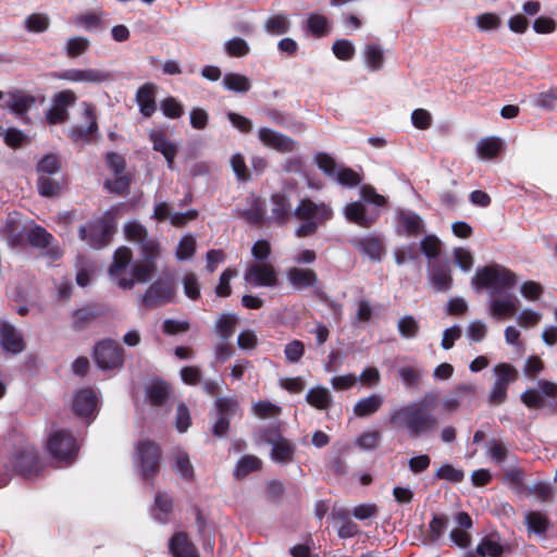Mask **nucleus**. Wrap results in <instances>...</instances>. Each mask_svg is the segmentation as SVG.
Here are the masks:
<instances>
[{
	"instance_id": "obj_1",
	"label": "nucleus",
	"mask_w": 557,
	"mask_h": 557,
	"mask_svg": "<svg viewBox=\"0 0 557 557\" xmlns=\"http://www.w3.org/2000/svg\"><path fill=\"white\" fill-rule=\"evenodd\" d=\"M124 234L127 240L139 246L140 258L132 263L131 276H127L126 270L132 262L133 252L128 247L122 246L115 250L108 273L120 288L131 289L135 283H146L154 275L162 248L159 240L150 237L147 228L137 221L127 222Z\"/></svg>"
},
{
	"instance_id": "obj_2",
	"label": "nucleus",
	"mask_w": 557,
	"mask_h": 557,
	"mask_svg": "<svg viewBox=\"0 0 557 557\" xmlns=\"http://www.w3.org/2000/svg\"><path fill=\"white\" fill-rule=\"evenodd\" d=\"M436 399L437 396L434 393H426L422 400L392 410L389 421L395 428L406 431L411 438L428 435L440 424L437 417L431 410Z\"/></svg>"
},
{
	"instance_id": "obj_3",
	"label": "nucleus",
	"mask_w": 557,
	"mask_h": 557,
	"mask_svg": "<svg viewBox=\"0 0 557 557\" xmlns=\"http://www.w3.org/2000/svg\"><path fill=\"white\" fill-rule=\"evenodd\" d=\"M294 216L302 223L296 228L297 237L314 235L320 225L331 220L332 208L324 202H314L310 198H302L294 210Z\"/></svg>"
},
{
	"instance_id": "obj_4",
	"label": "nucleus",
	"mask_w": 557,
	"mask_h": 557,
	"mask_svg": "<svg viewBox=\"0 0 557 557\" xmlns=\"http://www.w3.org/2000/svg\"><path fill=\"white\" fill-rule=\"evenodd\" d=\"M471 283L478 292L487 289L494 296L511 289L517 284V276L500 264H492L478 268Z\"/></svg>"
},
{
	"instance_id": "obj_5",
	"label": "nucleus",
	"mask_w": 557,
	"mask_h": 557,
	"mask_svg": "<svg viewBox=\"0 0 557 557\" xmlns=\"http://www.w3.org/2000/svg\"><path fill=\"white\" fill-rule=\"evenodd\" d=\"M94 359L103 371L119 370L124 364V349L115 341L106 338L95 345Z\"/></svg>"
},
{
	"instance_id": "obj_6",
	"label": "nucleus",
	"mask_w": 557,
	"mask_h": 557,
	"mask_svg": "<svg viewBox=\"0 0 557 557\" xmlns=\"http://www.w3.org/2000/svg\"><path fill=\"white\" fill-rule=\"evenodd\" d=\"M137 461L144 480L152 479L159 471L161 450L152 441L139 442L137 447Z\"/></svg>"
},
{
	"instance_id": "obj_7",
	"label": "nucleus",
	"mask_w": 557,
	"mask_h": 557,
	"mask_svg": "<svg viewBox=\"0 0 557 557\" xmlns=\"http://www.w3.org/2000/svg\"><path fill=\"white\" fill-rule=\"evenodd\" d=\"M81 108L86 125L72 126L69 131V137L75 144H87L98 134L96 110L92 104L86 101L81 103Z\"/></svg>"
},
{
	"instance_id": "obj_8",
	"label": "nucleus",
	"mask_w": 557,
	"mask_h": 557,
	"mask_svg": "<svg viewBox=\"0 0 557 557\" xmlns=\"http://www.w3.org/2000/svg\"><path fill=\"white\" fill-rule=\"evenodd\" d=\"M176 290L172 280L154 281L141 296L144 306L148 308H157L172 302L175 298Z\"/></svg>"
},
{
	"instance_id": "obj_9",
	"label": "nucleus",
	"mask_w": 557,
	"mask_h": 557,
	"mask_svg": "<svg viewBox=\"0 0 557 557\" xmlns=\"http://www.w3.org/2000/svg\"><path fill=\"white\" fill-rule=\"evenodd\" d=\"M50 454L59 461L70 462L77 454L76 440L65 431L53 433L48 442Z\"/></svg>"
},
{
	"instance_id": "obj_10",
	"label": "nucleus",
	"mask_w": 557,
	"mask_h": 557,
	"mask_svg": "<svg viewBox=\"0 0 557 557\" xmlns=\"http://www.w3.org/2000/svg\"><path fill=\"white\" fill-rule=\"evenodd\" d=\"M113 234V226L108 220L99 219L87 226L79 228V237L87 240L92 248H101L109 244Z\"/></svg>"
},
{
	"instance_id": "obj_11",
	"label": "nucleus",
	"mask_w": 557,
	"mask_h": 557,
	"mask_svg": "<svg viewBox=\"0 0 557 557\" xmlns=\"http://www.w3.org/2000/svg\"><path fill=\"white\" fill-rule=\"evenodd\" d=\"M215 406L218 419L213 424L212 433L216 437H223L230 429V420L236 414L239 404L235 397H219L215 400Z\"/></svg>"
},
{
	"instance_id": "obj_12",
	"label": "nucleus",
	"mask_w": 557,
	"mask_h": 557,
	"mask_svg": "<svg viewBox=\"0 0 557 557\" xmlns=\"http://www.w3.org/2000/svg\"><path fill=\"white\" fill-rule=\"evenodd\" d=\"M77 96L73 90L66 89L59 91L54 98L52 107L46 113L48 124H61L69 120V107L76 102Z\"/></svg>"
},
{
	"instance_id": "obj_13",
	"label": "nucleus",
	"mask_w": 557,
	"mask_h": 557,
	"mask_svg": "<svg viewBox=\"0 0 557 557\" xmlns=\"http://www.w3.org/2000/svg\"><path fill=\"white\" fill-rule=\"evenodd\" d=\"M258 138L264 146L281 153L294 152L299 146L292 137L269 127H260L258 129Z\"/></svg>"
},
{
	"instance_id": "obj_14",
	"label": "nucleus",
	"mask_w": 557,
	"mask_h": 557,
	"mask_svg": "<svg viewBox=\"0 0 557 557\" xmlns=\"http://www.w3.org/2000/svg\"><path fill=\"white\" fill-rule=\"evenodd\" d=\"M246 282L256 286L274 287L278 283L277 273L271 263H252L245 272Z\"/></svg>"
},
{
	"instance_id": "obj_15",
	"label": "nucleus",
	"mask_w": 557,
	"mask_h": 557,
	"mask_svg": "<svg viewBox=\"0 0 557 557\" xmlns=\"http://www.w3.org/2000/svg\"><path fill=\"white\" fill-rule=\"evenodd\" d=\"M59 79L72 83L102 84L111 79L109 72L99 69H69L54 74Z\"/></svg>"
},
{
	"instance_id": "obj_16",
	"label": "nucleus",
	"mask_w": 557,
	"mask_h": 557,
	"mask_svg": "<svg viewBox=\"0 0 557 557\" xmlns=\"http://www.w3.org/2000/svg\"><path fill=\"white\" fill-rule=\"evenodd\" d=\"M198 211L190 209L186 212H174L173 208L165 201L159 202L154 206L153 218L158 221L169 220L175 227H182L188 222L196 220Z\"/></svg>"
},
{
	"instance_id": "obj_17",
	"label": "nucleus",
	"mask_w": 557,
	"mask_h": 557,
	"mask_svg": "<svg viewBox=\"0 0 557 557\" xmlns=\"http://www.w3.org/2000/svg\"><path fill=\"white\" fill-rule=\"evenodd\" d=\"M518 299L507 293L494 295L488 301L490 315L496 320L512 317L518 312Z\"/></svg>"
},
{
	"instance_id": "obj_18",
	"label": "nucleus",
	"mask_w": 557,
	"mask_h": 557,
	"mask_svg": "<svg viewBox=\"0 0 557 557\" xmlns=\"http://www.w3.org/2000/svg\"><path fill=\"white\" fill-rule=\"evenodd\" d=\"M352 245L371 261L379 262L385 253V247L381 237L368 235L352 240Z\"/></svg>"
},
{
	"instance_id": "obj_19",
	"label": "nucleus",
	"mask_w": 557,
	"mask_h": 557,
	"mask_svg": "<svg viewBox=\"0 0 557 557\" xmlns=\"http://www.w3.org/2000/svg\"><path fill=\"white\" fill-rule=\"evenodd\" d=\"M288 283L298 290L310 288L317 285L319 278L314 270L309 268L292 267L286 271Z\"/></svg>"
},
{
	"instance_id": "obj_20",
	"label": "nucleus",
	"mask_w": 557,
	"mask_h": 557,
	"mask_svg": "<svg viewBox=\"0 0 557 557\" xmlns=\"http://www.w3.org/2000/svg\"><path fill=\"white\" fill-rule=\"evenodd\" d=\"M36 103V98L24 90L11 91L7 95L3 108L12 111L15 115L23 116Z\"/></svg>"
},
{
	"instance_id": "obj_21",
	"label": "nucleus",
	"mask_w": 557,
	"mask_h": 557,
	"mask_svg": "<svg viewBox=\"0 0 557 557\" xmlns=\"http://www.w3.org/2000/svg\"><path fill=\"white\" fill-rule=\"evenodd\" d=\"M498 540L497 533L486 535L478 544L475 550L468 552L465 557H502L505 549Z\"/></svg>"
},
{
	"instance_id": "obj_22",
	"label": "nucleus",
	"mask_w": 557,
	"mask_h": 557,
	"mask_svg": "<svg viewBox=\"0 0 557 557\" xmlns=\"http://www.w3.org/2000/svg\"><path fill=\"white\" fill-rule=\"evenodd\" d=\"M97 408V396L91 388L77 392L73 399L74 412L84 418L91 417Z\"/></svg>"
},
{
	"instance_id": "obj_23",
	"label": "nucleus",
	"mask_w": 557,
	"mask_h": 557,
	"mask_svg": "<svg viewBox=\"0 0 557 557\" xmlns=\"http://www.w3.org/2000/svg\"><path fill=\"white\" fill-rule=\"evenodd\" d=\"M157 86L152 83H146L140 86L136 92V102L139 106L140 113L145 117L151 116L156 109Z\"/></svg>"
},
{
	"instance_id": "obj_24",
	"label": "nucleus",
	"mask_w": 557,
	"mask_h": 557,
	"mask_svg": "<svg viewBox=\"0 0 557 557\" xmlns=\"http://www.w3.org/2000/svg\"><path fill=\"white\" fill-rule=\"evenodd\" d=\"M271 206V218L278 224H285L294 215L289 198L285 194H273Z\"/></svg>"
},
{
	"instance_id": "obj_25",
	"label": "nucleus",
	"mask_w": 557,
	"mask_h": 557,
	"mask_svg": "<svg viewBox=\"0 0 557 557\" xmlns=\"http://www.w3.org/2000/svg\"><path fill=\"white\" fill-rule=\"evenodd\" d=\"M149 137L152 141L153 149L162 153L168 162V166L173 169L174 159L177 153V146L168 140L162 132L151 131Z\"/></svg>"
},
{
	"instance_id": "obj_26",
	"label": "nucleus",
	"mask_w": 557,
	"mask_h": 557,
	"mask_svg": "<svg viewBox=\"0 0 557 557\" xmlns=\"http://www.w3.org/2000/svg\"><path fill=\"white\" fill-rule=\"evenodd\" d=\"M0 342L3 348L12 354H18L25 348L21 334L8 323L1 324Z\"/></svg>"
},
{
	"instance_id": "obj_27",
	"label": "nucleus",
	"mask_w": 557,
	"mask_h": 557,
	"mask_svg": "<svg viewBox=\"0 0 557 557\" xmlns=\"http://www.w3.org/2000/svg\"><path fill=\"white\" fill-rule=\"evenodd\" d=\"M384 404V397L380 394H371L359 399L354 406V413L359 418L374 414Z\"/></svg>"
},
{
	"instance_id": "obj_28",
	"label": "nucleus",
	"mask_w": 557,
	"mask_h": 557,
	"mask_svg": "<svg viewBox=\"0 0 557 557\" xmlns=\"http://www.w3.org/2000/svg\"><path fill=\"white\" fill-rule=\"evenodd\" d=\"M344 214L348 221L363 228H369L374 223V219L366 214L364 206L358 201L347 203Z\"/></svg>"
},
{
	"instance_id": "obj_29",
	"label": "nucleus",
	"mask_w": 557,
	"mask_h": 557,
	"mask_svg": "<svg viewBox=\"0 0 557 557\" xmlns=\"http://www.w3.org/2000/svg\"><path fill=\"white\" fill-rule=\"evenodd\" d=\"M170 549L175 557H197V549L185 533L178 532L170 542Z\"/></svg>"
},
{
	"instance_id": "obj_30",
	"label": "nucleus",
	"mask_w": 557,
	"mask_h": 557,
	"mask_svg": "<svg viewBox=\"0 0 557 557\" xmlns=\"http://www.w3.org/2000/svg\"><path fill=\"white\" fill-rule=\"evenodd\" d=\"M399 225L409 236H417L424 232L422 219L412 211L401 210L397 214Z\"/></svg>"
},
{
	"instance_id": "obj_31",
	"label": "nucleus",
	"mask_w": 557,
	"mask_h": 557,
	"mask_svg": "<svg viewBox=\"0 0 557 557\" xmlns=\"http://www.w3.org/2000/svg\"><path fill=\"white\" fill-rule=\"evenodd\" d=\"M306 400L318 410H327L333 403L331 392L323 386L310 388L306 395Z\"/></svg>"
},
{
	"instance_id": "obj_32",
	"label": "nucleus",
	"mask_w": 557,
	"mask_h": 557,
	"mask_svg": "<svg viewBox=\"0 0 557 557\" xmlns=\"http://www.w3.org/2000/svg\"><path fill=\"white\" fill-rule=\"evenodd\" d=\"M15 469L23 475L30 476L38 472V458L34 450H24L15 457Z\"/></svg>"
},
{
	"instance_id": "obj_33",
	"label": "nucleus",
	"mask_w": 557,
	"mask_h": 557,
	"mask_svg": "<svg viewBox=\"0 0 557 557\" xmlns=\"http://www.w3.org/2000/svg\"><path fill=\"white\" fill-rule=\"evenodd\" d=\"M430 282L438 292L448 290L453 284L450 269L444 265H435L430 270Z\"/></svg>"
},
{
	"instance_id": "obj_34",
	"label": "nucleus",
	"mask_w": 557,
	"mask_h": 557,
	"mask_svg": "<svg viewBox=\"0 0 557 557\" xmlns=\"http://www.w3.org/2000/svg\"><path fill=\"white\" fill-rule=\"evenodd\" d=\"M494 383L508 389L509 385L518 379V370L510 363H498L493 368Z\"/></svg>"
},
{
	"instance_id": "obj_35",
	"label": "nucleus",
	"mask_w": 557,
	"mask_h": 557,
	"mask_svg": "<svg viewBox=\"0 0 557 557\" xmlns=\"http://www.w3.org/2000/svg\"><path fill=\"white\" fill-rule=\"evenodd\" d=\"M363 59L366 65L373 72L379 71L384 64V51L381 46L371 44L363 49Z\"/></svg>"
},
{
	"instance_id": "obj_36",
	"label": "nucleus",
	"mask_w": 557,
	"mask_h": 557,
	"mask_svg": "<svg viewBox=\"0 0 557 557\" xmlns=\"http://www.w3.org/2000/svg\"><path fill=\"white\" fill-rule=\"evenodd\" d=\"M237 325V317L234 313H222L215 322V332L222 341L230 339Z\"/></svg>"
},
{
	"instance_id": "obj_37",
	"label": "nucleus",
	"mask_w": 557,
	"mask_h": 557,
	"mask_svg": "<svg viewBox=\"0 0 557 557\" xmlns=\"http://www.w3.org/2000/svg\"><path fill=\"white\" fill-rule=\"evenodd\" d=\"M222 85L235 92L245 94L251 88V82L249 77L238 73H227L224 75Z\"/></svg>"
},
{
	"instance_id": "obj_38",
	"label": "nucleus",
	"mask_w": 557,
	"mask_h": 557,
	"mask_svg": "<svg viewBox=\"0 0 557 557\" xmlns=\"http://www.w3.org/2000/svg\"><path fill=\"white\" fill-rule=\"evenodd\" d=\"M486 453L492 461L500 465L510 457V451L507 445L498 440H491L486 442Z\"/></svg>"
},
{
	"instance_id": "obj_39",
	"label": "nucleus",
	"mask_w": 557,
	"mask_h": 557,
	"mask_svg": "<svg viewBox=\"0 0 557 557\" xmlns=\"http://www.w3.org/2000/svg\"><path fill=\"white\" fill-rule=\"evenodd\" d=\"M90 47L88 38L75 36L67 39L64 50L69 58L75 59L83 55Z\"/></svg>"
},
{
	"instance_id": "obj_40",
	"label": "nucleus",
	"mask_w": 557,
	"mask_h": 557,
	"mask_svg": "<svg viewBox=\"0 0 557 557\" xmlns=\"http://www.w3.org/2000/svg\"><path fill=\"white\" fill-rule=\"evenodd\" d=\"M272 459L276 462H289L293 459L294 447L285 438H278L273 443Z\"/></svg>"
},
{
	"instance_id": "obj_41",
	"label": "nucleus",
	"mask_w": 557,
	"mask_h": 557,
	"mask_svg": "<svg viewBox=\"0 0 557 557\" xmlns=\"http://www.w3.org/2000/svg\"><path fill=\"white\" fill-rule=\"evenodd\" d=\"M261 468V460L252 455L242 457L237 463L234 475L237 479H243L251 472Z\"/></svg>"
},
{
	"instance_id": "obj_42",
	"label": "nucleus",
	"mask_w": 557,
	"mask_h": 557,
	"mask_svg": "<svg viewBox=\"0 0 557 557\" xmlns=\"http://www.w3.org/2000/svg\"><path fill=\"white\" fill-rule=\"evenodd\" d=\"M525 524L529 531L536 534H543L547 531L549 521L544 513L540 511H530L525 515Z\"/></svg>"
},
{
	"instance_id": "obj_43",
	"label": "nucleus",
	"mask_w": 557,
	"mask_h": 557,
	"mask_svg": "<svg viewBox=\"0 0 557 557\" xmlns=\"http://www.w3.org/2000/svg\"><path fill=\"white\" fill-rule=\"evenodd\" d=\"M289 21L286 15L276 14L270 16L264 24V28L272 35H283L289 30Z\"/></svg>"
},
{
	"instance_id": "obj_44",
	"label": "nucleus",
	"mask_w": 557,
	"mask_h": 557,
	"mask_svg": "<svg viewBox=\"0 0 557 557\" xmlns=\"http://www.w3.org/2000/svg\"><path fill=\"white\" fill-rule=\"evenodd\" d=\"M476 27L482 32L496 30L502 26V18L496 13L486 12L475 16Z\"/></svg>"
},
{
	"instance_id": "obj_45",
	"label": "nucleus",
	"mask_w": 557,
	"mask_h": 557,
	"mask_svg": "<svg viewBox=\"0 0 557 557\" xmlns=\"http://www.w3.org/2000/svg\"><path fill=\"white\" fill-rule=\"evenodd\" d=\"M502 149V141L499 138H485L478 144V152L481 158L492 159L495 158Z\"/></svg>"
},
{
	"instance_id": "obj_46",
	"label": "nucleus",
	"mask_w": 557,
	"mask_h": 557,
	"mask_svg": "<svg viewBox=\"0 0 557 557\" xmlns=\"http://www.w3.org/2000/svg\"><path fill=\"white\" fill-rule=\"evenodd\" d=\"M174 470L185 480H190L194 476V468L190 463L189 457L185 451H177L174 457Z\"/></svg>"
},
{
	"instance_id": "obj_47",
	"label": "nucleus",
	"mask_w": 557,
	"mask_h": 557,
	"mask_svg": "<svg viewBox=\"0 0 557 557\" xmlns=\"http://www.w3.org/2000/svg\"><path fill=\"white\" fill-rule=\"evenodd\" d=\"M50 20L42 13H34L26 17L25 27L30 33H42L48 29Z\"/></svg>"
},
{
	"instance_id": "obj_48",
	"label": "nucleus",
	"mask_w": 557,
	"mask_h": 557,
	"mask_svg": "<svg viewBox=\"0 0 557 557\" xmlns=\"http://www.w3.org/2000/svg\"><path fill=\"white\" fill-rule=\"evenodd\" d=\"M529 494L537 497L542 502H550L554 498L555 491L550 483L537 481L528 487Z\"/></svg>"
},
{
	"instance_id": "obj_49",
	"label": "nucleus",
	"mask_w": 557,
	"mask_h": 557,
	"mask_svg": "<svg viewBox=\"0 0 557 557\" xmlns=\"http://www.w3.org/2000/svg\"><path fill=\"white\" fill-rule=\"evenodd\" d=\"M184 294L191 300L200 298V284L194 272H186L183 276Z\"/></svg>"
},
{
	"instance_id": "obj_50",
	"label": "nucleus",
	"mask_w": 557,
	"mask_h": 557,
	"mask_svg": "<svg viewBox=\"0 0 557 557\" xmlns=\"http://www.w3.org/2000/svg\"><path fill=\"white\" fill-rule=\"evenodd\" d=\"M398 331L405 338H413L418 335L420 326L412 315H404L398 321Z\"/></svg>"
},
{
	"instance_id": "obj_51",
	"label": "nucleus",
	"mask_w": 557,
	"mask_h": 557,
	"mask_svg": "<svg viewBox=\"0 0 557 557\" xmlns=\"http://www.w3.org/2000/svg\"><path fill=\"white\" fill-rule=\"evenodd\" d=\"M435 476L440 480L459 483L463 480L465 472L461 469H457L449 463H445L436 470Z\"/></svg>"
},
{
	"instance_id": "obj_52",
	"label": "nucleus",
	"mask_w": 557,
	"mask_h": 557,
	"mask_svg": "<svg viewBox=\"0 0 557 557\" xmlns=\"http://www.w3.org/2000/svg\"><path fill=\"white\" fill-rule=\"evenodd\" d=\"M308 29L317 37L327 33L329 20L318 13L310 14L307 21Z\"/></svg>"
},
{
	"instance_id": "obj_53",
	"label": "nucleus",
	"mask_w": 557,
	"mask_h": 557,
	"mask_svg": "<svg viewBox=\"0 0 557 557\" xmlns=\"http://www.w3.org/2000/svg\"><path fill=\"white\" fill-rule=\"evenodd\" d=\"M102 12H89L85 14H81L74 18V23L84 27L87 30H91L94 28H98L102 23Z\"/></svg>"
},
{
	"instance_id": "obj_54",
	"label": "nucleus",
	"mask_w": 557,
	"mask_h": 557,
	"mask_svg": "<svg viewBox=\"0 0 557 557\" xmlns=\"http://www.w3.org/2000/svg\"><path fill=\"white\" fill-rule=\"evenodd\" d=\"M38 190L44 197H57L61 193V186L58 182L47 175H41L38 178Z\"/></svg>"
},
{
	"instance_id": "obj_55",
	"label": "nucleus",
	"mask_w": 557,
	"mask_h": 557,
	"mask_svg": "<svg viewBox=\"0 0 557 557\" xmlns=\"http://www.w3.org/2000/svg\"><path fill=\"white\" fill-rule=\"evenodd\" d=\"M196 250V240L191 235H185L176 248V258L178 260L190 259Z\"/></svg>"
},
{
	"instance_id": "obj_56",
	"label": "nucleus",
	"mask_w": 557,
	"mask_h": 557,
	"mask_svg": "<svg viewBox=\"0 0 557 557\" xmlns=\"http://www.w3.org/2000/svg\"><path fill=\"white\" fill-rule=\"evenodd\" d=\"M398 374L408 388L417 387L422 379V371L413 367L400 368Z\"/></svg>"
},
{
	"instance_id": "obj_57",
	"label": "nucleus",
	"mask_w": 557,
	"mask_h": 557,
	"mask_svg": "<svg viewBox=\"0 0 557 557\" xmlns=\"http://www.w3.org/2000/svg\"><path fill=\"white\" fill-rule=\"evenodd\" d=\"M163 114L170 119H178L183 115L184 108L174 97H168L160 103Z\"/></svg>"
},
{
	"instance_id": "obj_58",
	"label": "nucleus",
	"mask_w": 557,
	"mask_h": 557,
	"mask_svg": "<svg viewBox=\"0 0 557 557\" xmlns=\"http://www.w3.org/2000/svg\"><path fill=\"white\" fill-rule=\"evenodd\" d=\"M534 104L546 110H554L557 106V88L540 92L534 98Z\"/></svg>"
},
{
	"instance_id": "obj_59",
	"label": "nucleus",
	"mask_w": 557,
	"mask_h": 557,
	"mask_svg": "<svg viewBox=\"0 0 557 557\" xmlns=\"http://www.w3.org/2000/svg\"><path fill=\"white\" fill-rule=\"evenodd\" d=\"M420 249L429 259H434L441 252V240L435 235H428L421 240Z\"/></svg>"
},
{
	"instance_id": "obj_60",
	"label": "nucleus",
	"mask_w": 557,
	"mask_h": 557,
	"mask_svg": "<svg viewBox=\"0 0 557 557\" xmlns=\"http://www.w3.org/2000/svg\"><path fill=\"white\" fill-rule=\"evenodd\" d=\"M252 412L261 419L274 418L281 413V408L270 401H258L252 405Z\"/></svg>"
},
{
	"instance_id": "obj_61",
	"label": "nucleus",
	"mask_w": 557,
	"mask_h": 557,
	"mask_svg": "<svg viewBox=\"0 0 557 557\" xmlns=\"http://www.w3.org/2000/svg\"><path fill=\"white\" fill-rule=\"evenodd\" d=\"M169 395V387L164 383H156L148 391L149 400L153 406H161Z\"/></svg>"
},
{
	"instance_id": "obj_62",
	"label": "nucleus",
	"mask_w": 557,
	"mask_h": 557,
	"mask_svg": "<svg viewBox=\"0 0 557 557\" xmlns=\"http://www.w3.org/2000/svg\"><path fill=\"white\" fill-rule=\"evenodd\" d=\"M304 354L305 345L301 341L298 339L289 342L284 348L285 358L290 363L299 362Z\"/></svg>"
},
{
	"instance_id": "obj_63",
	"label": "nucleus",
	"mask_w": 557,
	"mask_h": 557,
	"mask_svg": "<svg viewBox=\"0 0 557 557\" xmlns=\"http://www.w3.org/2000/svg\"><path fill=\"white\" fill-rule=\"evenodd\" d=\"M380 441L381 434L377 431H367L356 440V445L364 450H373L379 446Z\"/></svg>"
},
{
	"instance_id": "obj_64",
	"label": "nucleus",
	"mask_w": 557,
	"mask_h": 557,
	"mask_svg": "<svg viewBox=\"0 0 557 557\" xmlns=\"http://www.w3.org/2000/svg\"><path fill=\"white\" fill-rule=\"evenodd\" d=\"M225 51L232 57H245L249 52V46L245 39L234 37L224 45Z\"/></svg>"
}]
</instances>
